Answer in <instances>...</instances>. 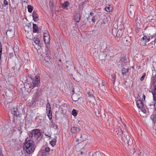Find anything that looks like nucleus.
<instances>
[{
	"instance_id": "nucleus-1",
	"label": "nucleus",
	"mask_w": 156,
	"mask_h": 156,
	"mask_svg": "<svg viewBox=\"0 0 156 156\" xmlns=\"http://www.w3.org/2000/svg\"><path fill=\"white\" fill-rule=\"evenodd\" d=\"M123 129L124 130L125 129L126 132H127V129L126 125L124 124H123ZM116 132L117 134L119 140L124 145L130 147L133 143L131 138L129 136L127 135L126 136V137H123L122 133L124 130L121 129H116Z\"/></svg>"
},
{
	"instance_id": "nucleus-2",
	"label": "nucleus",
	"mask_w": 156,
	"mask_h": 156,
	"mask_svg": "<svg viewBox=\"0 0 156 156\" xmlns=\"http://www.w3.org/2000/svg\"><path fill=\"white\" fill-rule=\"evenodd\" d=\"M26 142L24 144V146L26 147L25 151L28 154H30L34 152L36 147L34 143L31 140H28L27 141V139L25 140Z\"/></svg>"
},
{
	"instance_id": "nucleus-3",
	"label": "nucleus",
	"mask_w": 156,
	"mask_h": 156,
	"mask_svg": "<svg viewBox=\"0 0 156 156\" xmlns=\"http://www.w3.org/2000/svg\"><path fill=\"white\" fill-rule=\"evenodd\" d=\"M29 139H32L33 140H40L41 139L40 131L37 129L32 130L29 134Z\"/></svg>"
},
{
	"instance_id": "nucleus-4",
	"label": "nucleus",
	"mask_w": 156,
	"mask_h": 156,
	"mask_svg": "<svg viewBox=\"0 0 156 156\" xmlns=\"http://www.w3.org/2000/svg\"><path fill=\"white\" fill-rule=\"evenodd\" d=\"M65 114L64 111L59 105L56 106V116L58 119H62Z\"/></svg>"
},
{
	"instance_id": "nucleus-5",
	"label": "nucleus",
	"mask_w": 156,
	"mask_h": 156,
	"mask_svg": "<svg viewBox=\"0 0 156 156\" xmlns=\"http://www.w3.org/2000/svg\"><path fill=\"white\" fill-rule=\"evenodd\" d=\"M40 85V77H35V79H34L32 80L31 82L30 83V86H32L33 87H38Z\"/></svg>"
},
{
	"instance_id": "nucleus-6",
	"label": "nucleus",
	"mask_w": 156,
	"mask_h": 156,
	"mask_svg": "<svg viewBox=\"0 0 156 156\" xmlns=\"http://www.w3.org/2000/svg\"><path fill=\"white\" fill-rule=\"evenodd\" d=\"M66 64L67 70L71 71L74 70L75 68L73 66V63L71 61H67Z\"/></svg>"
},
{
	"instance_id": "nucleus-7",
	"label": "nucleus",
	"mask_w": 156,
	"mask_h": 156,
	"mask_svg": "<svg viewBox=\"0 0 156 156\" xmlns=\"http://www.w3.org/2000/svg\"><path fill=\"white\" fill-rule=\"evenodd\" d=\"M11 113L12 114L14 115L15 117L16 116L18 118L19 120H20V114L19 112H18V109L17 108H13L11 109Z\"/></svg>"
},
{
	"instance_id": "nucleus-8",
	"label": "nucleus",
	"mask_w": 156,
	"mask_h": 156,
	"mask_svg": "<svg viewBox=\"0 0 156 156\" xmlns=\"http://www.w3.org/2000/svg\"><path fill=\"white\" fill-rule=\"evenodd\" d=\"M44 40L45 44H48L50 42V37L48 33H44Z\"/></svg>"
},
{
	"instance_id": "nucleus-9",
	"label": "nucleus",
	"mask_w": 156,
	"mask_h": 156,
	"mask_svg": "<svg viewBox=\"0 0 156 156\" xmlns=\"http://www.w3.org/2000/svg\"><path fill=\"white\" fill-rule=\"evenodd\" d=\"M15 34V30L14 29H9L6 33V34L7 37L10 38L13 37Z\"/></svg>"
},
{
	"instance_id": "nucleus-10",
	"label": "nucleus",
	"mask_w": 156,
	"mask_h": 156,
	"mask_svg": "<svg viewBox=\"0 0 156 156\" xmlns=\"http://www.w3.org/2000/svg\"><path fill=\"white\" fill-rule=\"evenodd\" d=\"M71 131L72 133L77 134L80 131V129L77 127H73L71 128Z\"/></svg>"
},
{
	"instance_id": "nucleus-11",
	"label": "nucleus",
	"mask_w": 156,
	"mask_h": 156,
	"mask_svg": "<svg viewBox=\"0 0 156 156\" xmlns=\"http://www.w3.org/2000/svg\"><path fill=\"white\" fill-rule=\"evenodd\" d=\"M80 98V94L73 93L72 98L73 100L75 101H78Z\"/></svg>"
},
{
	"instance_id": "nucleus-12",
	"label": "nucleus",
	"mask_w": 156,
	"mask_h": 156,
	"mask_svg": "<svg viewBox=\"0 0 156 156\" xmlns=\"http://www.w3.org/2000/svg\"><path fill=\"white\" fill-rule=\"evenodd\" d=\"M27 89L28 92H29L30 93H33L34 94L36 93V91L37 90L36 89V90L34 87H33L32 86L30 85H29Z\"/></svg>"
},
{
	"instance_id": "nucleus-13",
	"label": "nucleus",
	"mask_w": 156,
	"mask_h": 156,
	"mask_svg": "<svg viewBox=\"0 0 156 156\" xmlns=\"http://www.w3.org/2000/svg\"><path fill=\"white\" fill-rule=\"evenodd\" d=\"M33 20L34 21L37 22L38 20V16L36 12L34 11L32 14Z\"/></svg>"
},
{
	"instance_id": "nucleus-14",
	"label": "nucleus",
	"mask_w": 156,
	"mask_h": 156,
	"mask_svg": "<svg viewBox=\"0 0 156 156\" xmlns=\"http://www.w3.org/2000/svg\"><path fill=\"white\" fill-rule=\"evenodd\" d=\"M80 19V13H77L74 16V20L75 22L78 23Z\"/></svg>"
},
{
	"instance_id": "nucleus-15",
	"label": "nucleus",
	"mask_w": 156,
	"mask_h": 156,
	"mask_svg": "<svg viewBox=\"0 0 156 156\" xmlns=\"http://www.w3.org/2000/svg\"><path fill=\"white\" fill-rule=\"evenodd\" d=\"M86 145V143L83 141V142L79 143L77 146L79 147L80 149H82L84 148Z\"/></svg>"
},
{
	"instance_id": "nucleus-16",
	"label": "nucleus",
	"mask_w": 156,
	"mask_h": 156,
	"mask_svg": "<svg viewBox=\"0 0 156 156\" xmlns=\"http://www.w3.org/2000/svg\"><path fill=\"white\" fill-rule=\"evenodd\" d=\"M136 104L138 108H142L143 105L141 100H139L137 101Z\"/></svg>"
},
{
	"instance_id": "nucleus-17",
	"label": "nucleus",
	"mask_w": 156,
	"mask_h": 156,
	"mask_svg": "<svg viewBox=\"0 0 156 156\" xmlns=\"http://www.w3.org/2000/svg\"><path fill=\"white\" fill-rule=\"evenodd\" d=\"M50 59H44L42 61V63L45 66H48L50 64Z\"/></svg>"
},
{
	"instance_id": "nucleus-18",
	"label": "nucleus",
	"mask_w": 156,
	"mask_h": 156,
	"mask_svg": "<svg viewBox=\"0 0 156 156\" xmlns=\"http://www.w3.org/2000/svg\"><path fill=\"white\" fill-rule=\"evenodd\" d=\"M87 21L89 22V23H91L92 22V24L93 25L94 24L95 19V17H91L90 16H89L87 18Z\"/></svg>"
},
{
	"instance_id": "nucleus-19",
	"label": "nucleus",
	"mask_w": 156,
	"mask_h": 156,
	"mask_svg": "<svg viewBox=\"0 0 156 156\" xmlns=\"http://www.w3.org/2000/svg\"><path fill=\"white\" fill-rule=\"evenodd\" d=\"M56 137L55 136L52 140L50 142V144L52 147L54 146L56 142Z\"/></svg>"
},
{
	"instance_id": "nucleus-20",
	"label": "nucleus",
	"mask_w": 156,
	"mask_h": 156,
	"mask_svg": "<svg viewBox=\"0 0 156 156\" xmlns=\"http://www.w3.org/2000/svg\"><path fill=\"white\" fill-rule=\"evenodd\" d=\"M69 2L67 1H66L65 2H64V3L62 4L61 5H62V7L64 8H66V9H68L67 8L68 6L69 5Z\"/></svg>"
},
{
	"instance_id": "nucleus-21",
	"label": "nucleus",
	"mask_w": 156,
	"mask_h": 156,
	"mask_svg": "<svg viewBox=\"0 0 156 156\" xmlns=\"http://www.w3.org/2000/svg\"><path fill=\"white\" fill-rule=\"evenodd\" d=\"M33 34L32 32L29 33L27 32V34H26V37L28 39L31 40L33 38Z\"/></svg>"
},
{
	"instance_id": "nucleus-22",
	"label": "nucleus",
	"mask_w": 156,
	"mask_h": 156,
	"mask_svg": "<svg viewBox=\"0 0 156 156\" xmlns=\"http://www.w3.org/2000/svg\"><path fill=\"white\" fill-rule=\"evenodd\" d=\"M73 90V93L79 94H80V91L79 88L77 87H76L74 88Z\"/></svg>"
},
{
	"instance_id": "nucleus-23",
	"label": "nucleus",
	"mask_w": 156,
	"mask_h": 156,
	"mask_svg": "<svg viewBox=\"0 0 156 156\" xmlns=\"http://www.w3.org/2000/svg\"><path fill=\"white\" fill-rule=\"evenodd\" d=\"M142 41H145L148 42L150 40V38L149 36H144L141 39Z\"/></svg>"
},
{
	"instance_id": "nucleus-24",
	"label": "nucleus",
	"mask_w": 156,
	"mask_h": 156,
	"mask_svg": "<svg viewBox=\"0 0 156 156\" xmlns=\"http://www.w3.org/2000/svg\"><path fill=\"white\" fill-rule=\"evenodd\" d=\"M46 113L49 119H51L52 117L51 110H46Z\"/></svg>"
},
{
	"instance_id": "nucleus-25",
	"label": "nucleus",
	"mask_w": 156,
	"mask_h": 156,
	"mask_svg": "<svg viewBox=\"0 0 156 156\" xmlns=\"http://www.w3.org/2000/svg\"><path fill=\"white\" fill-rule=\"evenodd\" d=\"M87 97L88 99H92L94 98L93 94L90 91L87 93Z\"/></svg>"
},
{
	"instance_id": "nucleus-26",
	"label": "nucleus",
	"mask_w": 156,
	"mask_h": 156,
	"mask_svg": "<svg viewBox=\"0 0 156 156\" xmlns=\"http://www.w3.org/2000/svg\"><path fill=\"white\" fill-rule=\"evenodd\" d=\"M33 32L34 33H35L37 32L38 30V27L35 24H33Z\"/></svg>"
},
{
	"instance_id": "nucleus-27",
	"label": "nucleus",
	"mask_w": 156,
	"mask_h": 156,
	"mask_svg": "<svg viewBox=\"0 0 156 156\" xmlns=\"http://www.w3.org/2000/svg\"><path fill=\"white\" fill-rule=\"evenodd\" d=\"M133 151H131V150H130V152L131 153L133 154V156H139V154H137V153L136 152V151L135 149V148H133Z\"/></svg>"
},
{
	"instance_id": "nucleus-28",
	"label": "nucleus",
	"mask_w": 156,
	"mask_h": 156,
	"mask_svg": "<svg viewBox=\"0 0 156 156\" xmlns=\"http://www.w3.org/2000/svg\"><path fill=\"white\" fill-rule=\"evenodd\" d=\"M151 118L152 120L154 123V124L156 122V114L152 115L151 116Z\"/></svg>"
},
{
	"instance_id": "nucleus-29",
	"label": "nucleus",
	"mask_w": 156,
	"mask_h": 156,
	"mask_svg": "<svg viewBox=\"0 0 156 156\" xmlns=\"http://www.w3.org/2000/svg\"><path fill=\"white\" fill-rule=\"evenodd\" d=\"M92 156H102V153L99 151H97L94 153Z\"/></svg>"
},
{
	"instance_id": "nucleus-30",
	"label": "nucleus",
	"mask_w": 156,
	"mask_h": 156,
	"mask_svg": "<svg viewBox=\"0 0 156 156\" xmlns=\"http://www.w3.org/2000/svg\"><path fill=\"white\" fill-rule=\"evenodd\" d=\"M122 30L119 29L118 30L116 36L118 37H120L122 36Z\"/></svg>"
},
{
	"instance_id": "nucleus-31",
	"label": "nucleus",
	"mask_w": 156,
	"mask_h": 156,
	"mask_svg": "<svg viewBox=\"0 0 156 156\" xmlns=\"http://www.w3.org/2000/svg\"><path fill=\"white\" fill-rule=\"evenodd\" d=\"M33 7L30 5H28L27 6L28 10L29 12L31 13L32 12Z\"/></svg>"
},
{
	"instance_id": "nucleus-32",
	"label": "nucleus",
	"mask_w": 156,
	"mask_h": 156,
	"mask_svg": "<svg viewBox=\"0 0 156 156\" xmlns=\"http://www.w3.org/2000/svg\"><path fill=\"white\" fill-rule=\"evenodd\" d=\"M34 41L36 44H38L40 43V41L38 38L34 37Z\"/></svg>"
},
{
	"instance_id": "nucleus-33",
	"label": "nucleus",
	"mask_w": 156,
	"mask_h": 156,
	"mask_svg": "<svg viewBox=\"0 0 156 156\" xmlns=\"http://www.w3.org/2000/svg\"><path fill=\"white\" fill-rule=\"evenodd\" d=\"M128 69H126L123 68L122 70V73L123 75H125L128 73Z\"/></svg>"
},
{
	"instance_id": "nucleus-34",
	"label": "nucleus",
	"mask_w": 156,
	"mask_h": 156,
	"mask_svg": "<svg viewBox=\"0 0 156 156\" xmlns=\"http://www.w3.org/2000/svg\"><path fill=\"white\" fill-rule=\"evenodd\" d=\"M105 10L108 12H110L112 10V9L110 7V5L109 6H106L105 7Z\"/></svg>"
},
{
	"instance_id": "nucleus-35",
	"label": "nucleus",
	"mask_w": 156,
	"mask_h": 156,
	"mask_svg": "<svg viewBox=\"0 0 156 156\" xmlns=\"http://www.w3.org/2000/svg\"><path fill=\"white\" fill-rule=\"evenodd\" d=\"M156 82V78L154 77H153L151 78V83L152 84L154 85V83Z\"/></svg>"
},
{
	"instance_id": "nucleus-36",
	"label": "nucleus",
	"mask_w": 156,
	"mask_h": 156,
	"mask_svg": "<svg viewBox=\"0 0 156 156\" xmlns=\"http://www.w3.org/2000/svg\"><path fill=\"white\" fill-rule=\"evenodd\" d=\"M51 110L50 105L49 103H47L46 105V110Z\"/></svg>"
},
{
	"instance_id": "nucleus-37",
	"label": "nucleus",
	"mask_w": 156,
	"mask_h": 156,
	"mask_svg": "<svg viewBox=\"0 0 156 156\" xmlns=\"http://www.w3.org/2000/svg\"><path fill=\"white\" fill-rule=\"evenodd\" d=\"M77 111L76 110H75V109H73V111H72V114L74 116H76V115H77Z\"/></svg>"
},
{
	"instance_id": "nucleus-38",
	"label": "nucleus",
	"mask_w": 156,
	"mask_h": 156,
	"mask_svg": "<svg viewBox=\"0 0 156 156\" xmlns=\"http://www.w3.org/2000/svg\"><path fill=\"white\" fill-rule=\"evenodd\" d=\"M112 77L114 81L113 83L114 84L115 82V78L116 77V75L115 74H113L112 75Z\"/></svg>"
},
{
	"instance_id": "nucleus-39",
	"label": "nucleus",
	"mask_w": 156,
	"mask_h": 156,
	"mask_svg": "<svg viewBox=\"0 0 156 156\" xmlns=\"http://www.w3.org/2000/svg\"><path fill=\"white\" fill-rule=\"evenodd\" d=\"M39 156H45V153L44 152H42L41 151L40 152L39 155Z\"/></svg>"
},
{
	"instance_id": "nucleus-40",
	"label": "nucleus",
	"mask_w": 156,
	"mask_h": 156,
	"mask_svg": "<svg viewBox=\"0 0 156 156\" xmlns=\"http://www.w3.org/2000/svg\"><path fill=\"white\" fill-rule=\"evenodd\" d=\"M49 5L50 8H51V9H53V4L52 2L51 1H50Z\"/></svg>"
},
{
	"instance_id": "nucleus-41",
	"label": "nucleus",
	"mask_w": 156,
	"mask_h": 156,
	"mask_svg": "<svg viewBox=\"0 0 156 156\" xmlns=\"http://www.w3.org/2000/svg\"><path fill=\"white\" fill-rule=\"evenodd\" d=\"M145 76L146 73H144L143 74V75L140 78V80L141 81H142L144 80Z\"/></svg>"
},
{
	"instance_id": "nucleus-42",
	"label": "nucleus",
	"mask_w": 156,
	"mask_h": 156,
	"mask_svg": "<svg viewBox=\"0 0 156 156\" xmlns=\"http://www.w3.org/2000/svg\"><path fill=\"white\" fill-rule=\"evenodd\" d=\"M155 93H154V92H153V95L154 100V101H156V92Z\"/></svg>"
},
{
	"instance_id": "nucleus-43",
	"label": "nucleus",
	"mask_w": 156,
	"mask_h": 156,
	"mask_svg": "<svg viewBox=\"0 0 156 156\" xmlns=\"http://www.w3.org/2000/svg\"><path fill=\"white\" fill-rule=\"evenodd\" d=\"M9 92H10V93H9V94L7 92H6V93H5V95L6 96H7L8 97H10L11 96H12V93L10 92L9 91Z\"/></svg>"
},
{
	"instance_id": "nucleus-44",
	"label": "nucleus",
	"mask_w": 156,
	"mask_h": 156,
	"mask_svg": "<svg viewBox=\"0 0 156 156\" xmlns=\"http://www.w3.org/2000/svg\"><path fill=\"white\" fill-rule=\"evenodd\" d=\"M105 61V59H100L99 61H98V62L99 63V64H102V63L103 62H104Z\"/></svg>"
},
{
	"instance_id": "nucleus-45",
	"label": "nucleus",
	"mask_w": 156,
	"mask_h": 156,
	"mask_svg": "<svg viewBox=\"0 0 156 156\" xmlns=\"http://www.w3.org/2000/svg\"><path fill=\"white\" fill-rule=\"evenodd\" d=\"M73 79L77 82H79L81 80L80 79L78 78L77 77H76L75 78H74Z\"/></svg>"
},
{
	"instance_id": "nucleus-46",
	"label": "nucleus",
	"mask_w": 156,
	"mask_h": 156,
	"mask_svg": "<svg viewBox=\"0 0 156 156\" xmlns=\"http://www.w3.org/2000/svg\"><path fill=\"white\" fill-rule=\"evenodd\" d=\"M2 48L1 43L0 42V58H1V54L2 52Z\"/></svg>"
},
{
	"instance_id": "nucleus-47",
	"label": "nucleus",
	"mask_w": 156,
	"mask_h": 156,
	"mask_svg": "<svg viewBox=\"0 0 156 156\" xmlns=\"http://www.w3.org/2000/svg\"><path fill=\"white\" fill-rule=\"evenodd\" d=\"M18 130L20 131V134H21L22 133V129L20 126L18 128Z\"/></svg>"
},
{
	"instance_id": "nucleus-48",
	"label": "nucleus",
	"mask_w": 156,
	"mask_h": 156,
	"mask_svg": "<svg viewBox=\"0 0 156 156\" xmlns=\"http://www.w3.org/2000/svg\"><path fill=\"white\" fill-rule=\"evenodd\" d=\"M4 105L6 107H9V105L8 104V102H7V101H5L4 102Z\"/></svg>"
},
{
	"instance_id": "nucleus-49",
	"label": "nucleus",
	"mask_w": 156,
	"mask_h": 156,
	"mask_svg": "<svg viewBox=\"0 0 156 156\" xmlns=\"http://www.w3.org/2000/svg\"><path fill=\"white\" fill-rule=\"evenodd\" d=\"M50 148L48 147H46L45 148V150L46 152H48L50 151Z\"/></svg>"
},
{
	"instance_id": "nucleus-50",
	"label": "nucleus",
	"mask_w": 156,
	"mask_h": 156,
	"mask_svg": "<svg viewBox=\"0 0 156 156\" xmlns=\"http://www.w3.org/2000/svg\"><path fill=\"white\" fill-rule=\"evenodd\" d=\"M58 73H61V72L63 71V69L62 68H59L58 69Z\"/></svg>"
},
{
	"instance_id": "nucleus-51",
	"label": "nucleus",
	"mask_w": 156,
	"mask_h": 156,
	"mask_svg": "<svg viewBox=\"0 0 156 156\" xmlns=\"http://www.w3.org/2000/svg\"><path fill=\"white\" fill-rule=\"evenodd\" d=\"M141 110L144 113H146L147 112V110L146 109H144L143 108H141Z\"/></svg>"
},
{
	"instance_id": "nucleus-52",
	"label": "nucleus",
	"mask_w": 156,
	"mask_h": 156,
	"mask_svg": "<svg viewBox=\"0 0 156 156\" xmlns=\"http://www.w3.org/2000/svg\"><path fill=\"white\" fill-rule=\"evenodd\" d=\"M24 58H27V56H28L27 53H25L24 54Z\"/></svg>"
},
{
	"instance_id": "nucleus-53",
	"label": "nucleus",
	"mask_w": 156,
	"mask_h": 156,
	"mask_svg": "<svg viewBox=\"0 0 156 156\" xmlns=\"http://www.w3.org/2000/svg\"><path fill=\"white\" fill-rule=\"evenodd\" d=\"M3 3L5 5H7L8 4V2L6 0H4V1Z\"/></svg>"
},
{
	"instance_id": "nucleus-54",
	"label": "nucleus",
	"mask_w": 156,
	"mask_h": 156,
	"mask_svg": "<svg viewBox=\"0 0 156 156\" xmlns=\"http://www.w3.org/2000/svg\"><path fill=\"white\" fill-rule=\"evenodd\" d=\"M115 26V25H113V26ZM113 28H114V29H113V32H115L116 30V27H113Z\"/></svg>"
},
{
	"instance_id": "nucleus-55",
	"label": "nucleus",
	"mask_w": 156,
	"mask_h": 156,
	"mask_svg": "<svg viewBox=\"0 0 156 156\" xmlns=\"http://www.w3.org/2000/svg\"><path fill=\"white\" fill-rule=\"evenodd\" d=\"M145 98V96L144 94H143V95L142 100L144 101Z\"/></svg>"
},
{
	"instance_id": "nucleus-56",
	"label": "nucleus",
	"mask_w": 156,
	"mask_h": 156,
	"mask_svg": "<svg viewBox=\"0 0 156 156\" xmlns=\"http://www.w3.org/2000/svg\"><path fill=\"white\" fill-rule=\"evenodd\" d=\"M136 26H138V25H139V22L138 21L137 19L136 20Z\"/></svg>"
},
{
	"instance_id": "nucleus-57",
	"label": "nucleus",
	"mask_w": 156,
	"mask_h": 156,
	"mask_svg": "<svg viewBox=\"0 0 156 156\" xmlns=\"http://www.w3.org/2000/svg\"><path fill=\"white\" fill-rule=\"evenodd\" d=\"M48 133V134H45V135L48 136L49 137H51V134L50 133Z\"/></svg>"
},
{
	"instance_id": "nucleus-58",
	"label": "nucleus",
	"mask_w": 156,
	"mask_h": 156,
	"mask_svg": "<svg viewBox=\"0 0 156 156\" xmlns=\"http://www.w3.org/2000/svg\"><path fill=\"white\" fill-rule=\"evenodd\" d=\"M99 113H98V111L97 112H96V114L97 116H99Z\"/></svg>"
},
{
	"instance_id": "nucleus-59",
	"label": "nucleus",
	"mask_w": 156,
	"mask_h": 156,
	"mask_svg": "<svg viewBox=\"0 0 156 156\" xmlns=\"http://www.w3.org/2000/svg\"><path fill=\"white\" fill-rule=\"evenodd\" d=\"M154 92H156V85L154 87Z\"/></svg>"
},
{
	"instance_id": "nucleus-60",
	"label": "nucleus",
	"mask_w": 156,
	"mask_h": 156,
	"mask_svg": "<svg viewBox=\"0 0 156 156\" xmlns=\"http://www.w3.org/2000/svg\"><path fill=\"white\" fill-rule=\"evenodd\" d=\"M128 83L126 81L125 82V85L126 86H128Z\"/></svg>"
},
{
	"instance_id": "nucleus-61",
	"label": "nucleus",
	"mask_w": 156,
	"mask_h": 156,
	"mask_svg": "<svg viewBox=\"0 0 156 156\" xmlns=\"http://www.w3.org/2000/svg\"><path fill=\"white\" fill-rule=\"evenodd\" d=\"M131 148H129V149H130L129 150H131V151H133V148H134V147H132V146H131Z\"/></svg>"
},
{
	"instance_id": "nucleus-62",
	"label": "nucleus",
	"mask_w": 156,
	"mask_h": 156,
	"mask_svg": "<svg viewBox=\"0 0 156 156\" xmlns=\"http://www.w3.org/2000/svg\"><path fill=\"white\" fill-rule=\"evenodd\" d=\"M2 81H0V88H1L2 87Z\"/></svg>"
},
{
	"instance_id": "nucleus-63",
	"label": "nucleus",
	"mask_w": 156,
	"mask_h": 156,
	"mask_svg": "<svg viewBox=\"0 0 156 156\" xmlns=\"http://www.w3.org/2000/svg\"><path fill=\"white\" fill-rule=\"evenodd\" d=\"M142 156H148L147 154H143Z\"/></svg>"
},
{
	"instance_id": "nucleus-64",
	"label": "nucleus",
	"mask_w": 156,
	"mask_h": 156,
	"mask_svg": "<svg viewBox=\"0 0 156 156\" xmlns=\"http://www.w3.org/2000/svg\"><path fill=\"white\" fill-rule=\"evenodd\" d=\"M94 14V13L92 12H91L90 13V16H92Z\"/></svg>"
}]
</instances>
